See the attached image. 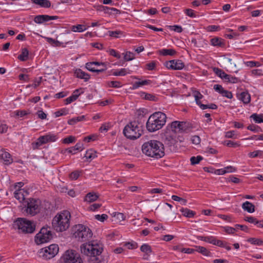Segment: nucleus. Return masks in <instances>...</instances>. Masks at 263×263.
Wrapping results in <instances>:
<instances>
[{
  "mask_svg": "<svg viewBox=\"0 0 263 263\" xmlns=\"http://www.w3.org/2000/svg\"><path fill=\"white\" fill-rule=\"evenodd\" d=\"M140 96L142 98L147 100L153 101H157L158 100V98L156 96L151 93H147L144 92H141L140 93Z\"/></svg>",
  "mask_w": 263,
  "mask_h": 263,
  "instance_id": "29",
  "label": "nucleus"
},
{
  "mask_svg": "<svg viewBox=\"0 0 263 263\" xmlns=\"http://www.w3.org/2000/svg\"><path fill=\"white\" fill-rule=\"evenodd\" d=\"M151 81L149 80H143L141 81L135 82L133 85V89H135L139 87L150 84Z\"/></svg>",
  "mask_w": 263,
  "mask_h": 263,
  "instance_id": "33",
  "label": "nucleus"
},
{
  "mask_svg": "<svg viewBox=\"0 0 263 263\" xmlns=\"http://www.w3.org/2000/svg\"><path fill=\"white\" fill-rule=\"evenodd\" d=\"M75 140H76V138L74 137H73L72 136H68V137L64 138L63 140V143H64L65 144H69V143L74 142Z\"/></svg>",
  "mask_w": 263,
  "mask_h": 263,
  "instance_id": "49",
  "label": "nucleus"
},
{
  "mask_svg": "<svg viewBox=\"0 0 263 263\" xmlns=\"http://www.w3.org/2000/svg\"><path fill=\"white\" fill-rule=\"evenodd\" d=\"M83 88H80L79 89H76L72 93V95L66 98L65 100L66 104H68L71 103V102L74 101L76 100L79 96L81 94L83 93Z\"/></svg>",
  "mask_w": 263,
  "mask_h": 263,
  "instance_id": "17",
  "label": "nucleus"
},
{
  "mask_svg": "<svg viewBox=\"0 0 263 263\" xmlns=\"http://www.w3.org/2000/svg\"><path fill=\"white\" fill-rule=\"evenodd\" d=\"M13 228L17 229L19 233H32L35 229V226L31 221L25 218H18L14 221Z\"/></svg>",
  "mask_w": 263,
  "mask_h": 263,
  "instance_id": "5",
  "label": "nucleus"
},
{
  "mask_svg": "<svg viewBox=\"0 0 263 263\" xmlns=\"http://www.w3.org/2000/svg\"><path fill=\"white\" fill-rule=\"evenodd\" d=\"M201 108L202 109H205L206 108H210L212 109H216L217 108V106L216 104H213V103H211V104H208V105L203 104V105H201Z\"/></svg>",
  "mask_w": 263,
  "mask_h": 263,
  "instance_id": "50",
  "label": "nucleus"
},
{
  "mask_svg": "<svg viewBox=\"0 0 263 263\" xmlns=\"http://www.w3.org/2000/svg\"><path fill=\"white\" fill-rule=\"evenodd\" d=\"M96 154V151L92 149H90L86 152L84 157L87 160L90 161L97 157Z\"/></svg>",
  "mask_w": 263,
  "mask_h": 263,
  "instance_id": "27",
  "label": "nucleus"
},
{
  "mask_svg": "<svg viewBox=\"0 0 263 263\" xmlns=\"http://www.w3.org/2000/svg\"><path fill=\"white\" fill-rule=\"evenodd\" d=\"M41 202L39 200L29 198L27 201L25 211L27 214L34 216L40 211Z\"/></svg>",
  "mask_w": 263,
  "mask_h": 263,
  "instance_id": "11",
  "label": "nucleus"
},
{
  "mask_svg": "<svg viewBox=\"0 0 263 263\" xmlns=\"http://www.w3.org/2000/svg\"><path fill=\"white\" fill-rule=\"evenodd\" d=\"M107 34L111 37L119 38L123 35V32L120 30L108 31Z\"/></svg>",
  "mask_w": 263,
  "mask_h": 263,
  "instance_id": "35",
  "label": "nucleus"
},
{
  "mask_svg": "<svg viewBox=\"0 0 263 263\" xmlns=\"http://www.w3.org/2000/svg\"><path fill=\"white\" fill-rule=\"evenodd\" d=\"M71 30L73 32H81L86 30V28L84 25H77L72 26Z\"/></svg>",
  "mask_w": 263,
  "mask_h": 263,
  "instance_id": "40",
  "label": "nucleus"
},
{
  "mask_svg": "<svg viewBox=\"0 0 263 263\" xmlns=\"http://www.w3.org/2000/svg\"><path fill=\"white\" fill-rule=\"evenodd\" d=\"M95 217L96 219L101 222H104V220L108 218V216L107 215L104 214L102 215L97 214L95 216Z\"/></svg>",
  "mask_w": 263,
  "mask_h": 263,
  "instance_id": "48",
  "label": "nucleus"
},
{
  "mask_svg": "<svg viewBox=\"0 0 263 263\" xmlns=\"http://www.w3.org/2000/svg\"><path fill=\"white\" fill-rule=\"evenodd\" d=\"M59 247L57 244H52L40 249L39 254L45 259H50L54 257L59 252Z\"/></svg>",
  "mask_w": 263,
  "mask_h": 263,
  "instance_id": "10",
  "label": "nucleus"
},
{
  "mask_svg": "<svg viewBox=\"0 0 263 263\" xmlns=\"http://www.w3.org/2000/svg\"><path fill=\"white\" fill-rule=\"evenodd\" d=\"M250 118H252L256 123H263L262 114L258 115L257 114H253L250 116Z\"/></svg>",
  "mask_w": 263,
  "mask_h": 263,
  "instance_id": "36",
  "label": "nucleus"
},
{
  "mask_svg": "<svg viewBox=\"0 0 263 263\" xmlns=\"http://www.w3.org/2000/svg\"><path fill=\"white\" fill-rule=\"evenodd\" d=\"M245 220L251 223H258V221L254 217L252 216H246L245 218Z\"/></svg>",
  "mask_w": 263,
  "mask_h": 263,
  "instance_id": "55",
  "label": "nucleus"
},
{
  "mask_svg": "<svg viewBox=\"0 0 263 263\" xmlns=\"http://www.w3.org/2000/svg\"><path fill=\"white\" fill-rule=\"evenodd\" d=\"M172 199L176 201H183V205H185L187 202V200L186 199L179 197L176 195H173L172 196Z\"/></svg>",
  "mask_w": 263,
  "mask_h": 263,
  "instance_id": "57",
  "label": "nucleus"
},
{
  "mask_svg": "<svg viewBox=\"0 0 263 263\" xmlns=\"http://www.w3.org/2000/svg\"><path fill=\"white\" fill-rule=\"evenodd\" d=\"M70 213L67 210L57 215L53 219L52 224L57 232L66 230L70 225Z\"/></svg>",
  "mask_w": 263,
  "mask_h": 263,
  "instance_id": "4",
  "label": "nucleus"
},
{
  "mask_svg": "<svg viewBox=\"0 0 263 263\" xmlns=\"http://www.w3.org/2000/svg\"><path fill=\"white\" fill-rule=\"evenodd\" d=\"M214 72L220 77L222 79H224V77H228V74L226 73L222 70L218 68H213Z\"/></svg>",
  "mask_w": 263,
  "mask_h": 263,
  "instance_id": "39",
  "label": "nucleus"
},
{
  "mask_svg": "<svg viewBox=\"0 0 263 263\" xmlns=\"http://www.w3.org/2000/svg\"><path fill=\"white\" fill-rule=\"evenodd\" d=\"M168 27L172 30L176 31L178 33H180L182 31V28L180 26L178 25H174V26H169Z\"/></svg>",
  "mask_w": 263,
  "mask_h": 263,
  "instance_id": "54",
  "label": "nucleus"
},
{
  "mask_svg": "<svg viewBox=\"0 0 263 263\" xmlns=\"http://www.w3.org/2000/svg\"><path fill=\"white\" fill-rule=\"evenodd\" d=\"M109 54L119 59L121 58V55L119 53H117L116 51L113 49H111L109 50Z\"/></svg>",
  "mask_w": 263,
  "mask_h": 263,
  "instance_id": "60",
  "label": "nucleus"
},
{
  "mask_svg": "<svg viewBox=\"0 0 263 263\" xmlns=\"http://www.w3.org/2000/svg\"><path fill=\"white\" fill-rule=\"evenodd\" d=\"M103 250V245L97 241L83 243L81 246V252L88 256V261L89 263L100 262L102 260L101 254Z\"/></svg>",
  "mask_w": 263,
  "mask_h": 263,
  "instance_id": "1",
  "label": "nucleus"
},
{
  "mask_svg": "<svg viewBox=\"0 0 263 263\" xmlns=\"http://www.w3.org/2000/svg\"><path fill=\"white\" fill-rule=\"evenodd\" d=\"M1 154V159L4 161V164L6 165H9L13 162V159L11 157V155L7 152L2 151Z\"/></svg>",
  "mask_w": 263,
  "mask_h": 263,
  "instance_id": "18",
  "label": "nucleus"
},
{
  "mask_svg": "<svg viewBox=\"0 0 263 263\" xmlns=\"http://www.w3.org/2000/svg\"><path fill=\"white\" fill-rule=\"evenodd\" d=\"M84 72L81 69H77L74 71L76 77L81 79H84Z\"/></svg>",
  "mask_w": 263,
  "mask_h": 263,
  "instance_id": "51",
  "label": "nucleus"
},
{
  "mask_svg": "<svg viewBox=\"0 0 263 263\" xmlns=\"http://www.w3.org/2000/svg\"><path fill=\"white\" fill-rule=\"evenodd\" d=\"M99 196L96 193H89L86 194L85 197V201L88 202H92L97 200Z\"/></svg>",
  "mask_w": 263,
  "mask_h": 263,
  "instance_id": "30",
  "label": "nucleus"
},
{
  "mask_svg": "<svg viewBox=\"0 0 263 263\" xmlns=\"http://www.w3.org/2000/svg\"><path fill=\"white\" fill-rule=\"evenodd\" d=\"M203 159L202 157L201 156H198L197 157H192L190 159L191 164L195 165L199 163V162Z\"/></svg>",
  "mask_w": 263,
  "mask_h": 263,
  "instance_id": "43",
  "label": "nucleus"
},
{
  "mask_svg": "<svg viewBox=\"0 0 263 263\" xmlns=\"http://www.w3.org/2000/svg\"><path fill=\"white\" fill-rule=\"evenodd\" d=\"M146 67L148 70H153L156 67V62L152 61L146 64Z\"/></svg>",
  "mask_w": 263,
  "mask_h": 263,
  "instance_id": "61",
  "label": "nucleus"
},
{
  "mask_svg": "<svg viewBox=\"0 0 263 263\" xmlns=\"http://www.w3.org/2000/svg\"><path fill=\"white\" fill-rule=\"evenodd\" d=\"M93 66L94 65L92 62H88L86 64L85 67L89 71L91 72H96L97 73L102 72L107 69V67L101 69H96Z\"/></svg>",
  "mask_w": 263,
  "mask_h": 263,
  "instance_id": "23",
  "label": "nucleus"
},
{
  "mask_svg": "<svg viewBox=\"0 0 263 263\" xmlns=\"http://www.w3.org/2000/svg\"><path fill=\"white\" fill-rule=\"evenodd\" d=\"M143 154L151 157L159 159L164 156L163 144L157 140H150L145 142L142 146Z\"/></svg>",
  "mask_w": 263,
  "mask_h": 263,
  "instance_id": "2",
  "label": "nucleus"
},
{
  "mask_svg": "<svg viewBox=\"0 0 263 263\" xmlns=\"http://www.w3.org/2000/svg\"><path fill=\"white\" fill-rule=\"evenodd\" d=\"M223 169H224V171L226 172V173L235 172L237 170L236 168H235V167H234L233 166H228L225 167Z\"/></svg>",
  "mask_w": 263,
  "mask_h": 263,
  "instance_id": "64",
  "label": "nucleus"
},
{
  "mask_svg": "<svg viewBox=\"0 0 263 263\" xmlns=\"http://www.w3.org/2000/svg\"><path fill=\"white\" fill-rule=\"evenodd\" d=\"M57 139V136L52 134L41 136L35 142L36 147H37L46 143L54 142Z\"/></svg>",
  "mask_w": 263,
  "mask_h": 263,
  "instance_id": "13",
  "label": "nucleus"
},
{
  "mask_svg": "<svg viewBox=\"0 0 263 263\" xmlns=\"http://www.w3.org/2000/svg\"><path fill=\"white\" fill-rule=\"evenodd\" d=\"M68 114V110L66 109H62L60 110H58L55 112L54 114L55 117H59L61 116L66 115Z\"/></svg>",
  "mask_w": 263,
  "mask_h": 263,
  "instance_id": "53",
  "label": "nucleus"
},
{
  "mask_svg": "<svg viewBox=\"0 0 263 263\" xmlns=\"http://www.w3.org/2000/svg\"><path fill=\"white\" fill-rule=\"evenodd\" d=\"M114 217H116L120 221H123L125 219V215L122 213H115Z\"/></svg>",
  "mask_w": 263,
  "mask_h": 263,
  "instance_id": "62",
  "label": "nucleus"
},
{
  "mask_svg": "<svg viewBox=\"0 0 263 263\" xmlns=\"http://www.w3.org/2000/svg\"><path fill=\"white\" fill-rule=\"evenodd\" d=\"M14 197L20 201V202H22L24 200L25 197L24 194L22 193L21 189L16 190L14 193Z\"/></svg>",
  "mask_w": 263,
  "mask_h": 263,
  "instance_id": "38",
  "label": "nucleus"
},
{
  "mask_svg": "<svg viewBox=\"0 0 263 263\" xmlns=\"http://www.w3.org/2000/svg\"><path fill=\"white\" fill-rule=\"evenodd\" d=\"M61 263H83L80 255L74 250H66L61 257Z\"/></svg>",
  "mask_w": 263,
  "mask_h": 263,
  "instance_id": "8",
  "label": "nucleus"
},
{
  "mask_svg": "<svg viewBox=\"0 0 263 263\" xmlns=\"http://www.w3.org/2000/svg\"><path fill=\"white\" fill-rule=\"evenodd\" d=\"M140 250L141 252L145 254V255L143 257V258L145 259H148V256L149 255V254L152 252L151 246L147 244L142 245L140 247Z\"/></svg>",
  "mask_w": 263,
  "mask_h": 263,
  "instance_id": "21",
  "label": "nucleus"
},
{
  "mask_svg": "<svg viewBox=\"0 0 263 263\" xmlns=\"http://www.w3.org/2000/svg\"><path fill=\"white\" fill-rule=\"evenodd\" d=\"M248 241L253 245L258 246H260L263 243V241L261 240L255 238H250L248 239Z\"/></svg>",
  "mask_w": 263,
  "mask_h": 263,
  "instance_id": "44",
  "label": "nucleus"
},
{
  "mask_svg": "<svg viewBox=\"0 0 263 263\" xmlns=\"http://www.w3.org/2000/svg\"><path fill=\"white\" fill-rule=\"evenodd\" d=\"M164 65L168 69L173 70H181L184 67V63L180 60H173L167 61Z\"/></svg>",
  "mask_w": 263,
  "mask_h": 263,
  "instance_id": "15",
  "label": "nucleus"
},
{
  "mask_svg": "<svg viewBox=\"0 0 263 263\" xmlns=\"http://www.w3.org/2000/svg\"><path fill=\"white\" fill-rule=\"evenodd\" d=\"M180 211L184 216L188 218L193 217L196 214L194 211L187 208H181Z\"/></svg>",
  "mask_w": 263,
  "mask_h": 263,
  "instance_id": "28",
  "label": "nucleus"
},
{
  "mask_svg": "<svg viewBox=\"0 0 263 263\" xmlns=\"http://www.w3.org/2000/svg\"><path fill=\"white\" fill-rule=\"evenodd\" d=\"M129 70L126 68H122L119 70L114 71L112 75L115 76H124L127 73H129Z\"/></svg>",
  "mask_w": 263,
  "mask_h": 263,
  "instance_id": "34",
  "label": "nucleus"
},
{
  "mask_svg": "<svg viewBox=\"0 0 263 263\" xmlns=\"http://www.w3.org/2000/svg\"><path fill=\"white\" fill-rule=\"evenodd\" d=\"M33 4H36L43 8H49L51 3L49 0H31Z\"/></svg>",
  "mask_w": 263,
  "mask_h": 263,
  "instance_id": "22",
  "label": "nucleus"
},
{
  "mask_svg": "<svg viewBox=\"0 0 263 263\" xmlns=\"http://www.w3.org/2000/svg\"><path fill=\"white\" fill-rule=\"evenodd\" d=\"M184 12L187 16L191 17L194 18L196 17V14L194 11L191 9H186Z\"/></svg>",
  "mask_w": 263,
  "mask_h": 263,
  "instance_id": "52",
  "label": "nucleus"
},
{
  "mask_svg": "<svg viewBox=\"0 0 263 263\" xmlns=\"http://www.w3.org/2000/svg\"><path fill=\"white\" fill-rule=\"evenodd\" d=\"M237 97L238 99L242 101L244 104H248L251 100L250 95L247 91H243L237 95Z\"/></svg>",
  "mask_w": 263,
  "mask_h": 263,
  "instance_id": "19",
  "label": "nucleus"
},
{
  "mask_svg": "<svg viewBox=\"0 0 263 263\" xmlns=\"http://www.w3.org/2000/svg\"><path fill=\"white\" fill-rule=\"evenodd\" d=\"M222 61L228 66H232L234 65V66H236V64L232 63V59L227 57L226 55H223L222 57Z\"/></svg>",
  "mask_w": 263,
  "mask_h": 263,
  "instance_id": "45",
  "label": "nucleus"
},
{
  "mask_svg": "<svg viewBox=\"0 0 263 263\" xmlns=\"http://www.w3.org/2000/svg\"><path fill=\"white\" fill-rule=\"evenodd\" d=\"M163 142L167 146L171 151H175L176 146L175 145L177 141L173 136L169 133H166L163 137Z\"/></svg>",
  "mask_w": 263,
  "mask_h": 263,
  "instance_id": "14",
  "label": "nucleus"
},
{
  "mask_svg": "<svg viewBox=\"0 0 263 263\" xmlns=\"http://www.w3.org/2000/svg\"><path fill=\"white\" fill-rule=\"evenodd\" d=\"M101 205L102 204L100 203H93L90 205V206L89 207V209L90 211H95L96 210L98 209L99 208H100Z\"/></svg>",
  "mask_w": 263,
  "mask_h": 263,
  "instance_id": "63",
  "label": "nucleus"
},
{
  "mask_svg": "<svg viewBox=\"0 0 263 263\" xmlns=\"http://www.w3.org/2000/svg\"><path fill=\"white\" fill-rule=\"evenodd\" d=\"M166 115L161 111H157L152 114L148 118L146 127L149 132H154L161 129L165 124Z\"/></svg>",
  "mask_w": 263,
  "mask_h": 263,
  "instance_id": "3",
  "label": "nucleus"
},
{
  "mask_svg": "<svg viewBox=\"0 0 263 263\" xmlns=\"http://www.w3.org/2000/svg\"><path fill=\"white\" fill-rule=\"evenodd\" d=\"M53 238L50 228H42L35 236V241L37 245L49 241Z\"/></svg>",
  "mask_w": 263,
  "mask_h": 263,
  "instance_id": "9",
  "label": "nucleus"
},
{
  "mask_svg": "<svg viewBox=\"0 0 263 263\" xmlns=\"http://www.w3.org/2000/svg\"><path fill=\"white\" fill-rule=\"evenodd\" d=\"M142 132L136 122L129 123L125 126L123 129L124 136L127 138L131 140H135L139 138L142 134Z\"/></svg>",
  "mask_w": 263,
  "mask_h": 263,
  "instance_id": "7",
  "label": "nucleus"
},
{
  "mask_svg": "<svg viewBox=\"0 0 263 263\" xmlns=\"http://www.w3.org/2000/svg\"><path fill=\"white\" fill-rule=\"evenodd\" d=\"M85 116L84 115L72 118L68 121V123L69 125H73L79 122L83 121L85 119Z\"/></svg>",
  "mask_w": 263,
  "mask_h": 263,
  "instance_id": "32",
  "label": "nucleus"
},
{
  "mask_svg": "<svg viewBox=\"0 0 263 263\" xmlns=\"http://www.w3.org/2000/svg\"><path fill=\"white\" fill-rule=\"evenodd\" d=\"M221 95L223 97H225L228 99H232L233 98L232 93L231 91H229L224 89L223 91H221Z\"/></svg>",
  "mask_w": 263,
  "mask_h": 263,
  "instance_id": "56",
  "label": "nucleus"
},
{
  "mask_svg": "<svg viewBox=\"0 0 263 263\" xmlns=\"http://www.w3.org/2000/svg\"><path fill=\"white\" fill-rule=\"evenodd\" d=\"M73 236L79 241H85L91 237L92 233L88 227L82 225L74 226L72 229Z\"/></svg>",
  "mask_w": 263,
  "mask_h": 263,
  "instance_id": "6",
  "label": "nucleus"
},
{
  "mask_svg": "<svg viewBox=\"0 0 263 263\" xmlns=\"http://www.w3.org/2000/svg\"><path fill=\"white\" fill-rule=\"evenodd\" d=\"M197 250H196L199 253H201L202 255L210 256L211 255V252L209 251L205 247L201 246L196 247Z\"/></svg>",
  "mask_w": 263,
  "mask_h": 263,
  "instance_id": "37",
  "label": "nucleus"
},
{
  "mask_svg": "<svg viewBox=\"0 0 263 263\" xmlns=\"http://www.w3.org/2000/svg\"><path fill=\"white\" fill-rule=\"evenodd\" d=\"M247 129L248 130H250L251 131L256 132V133L259 132L261 130V128L259 126H258L257 125H253V124L249 125L247 127Z\"/></svg>",
  "mask_w": 263,
  "mask_h": 263,
  "instance_id": "47",
  "label": "nucleus"
},
{
  "mask_svg": "<svg viewBox=\"0 0 263 263\" xmlns=\"http://www.w3.org/2000/svg\"><path fill=\"white\" fill-rule=\"evenodd\" d=\"M124 59L126 61H132L135 59V54L130 51H127L126 53H123Z\"/></svg>",
  "mask_w": 263,
  "mask_h": 263,
  "instance_id": "41",
  "label": "nucleus"
},
{
  "mask_svg": "<svg viewBox=\"0 0 263 263\" xmlns=\"http://www.w3.org/2000/svg\"><path fill=\"white\" fill-rule=\"evenodd\" d=\"M29 51L26 48H22L21 50V53L18 56L17 58L21 61H26L28 59Z\"/></svg>",
  "mask_w": 263,
  "mask_h": 263,
  "instance_id": "26",
  "label": "nucleus"
},
{
  "mask_svg": "<svg viewBox=\"0 0 263 263\" xmlns=\"http://www.w3.org/2000/svg\"><path fill=\"white\" fill-rule=\"evenodd\" d=\"M58 16H49L48 15H38L34 17V22L36 24H42L50 20H57Z\"/></svg>",
  "mask_w": 263,
  "mask_h": 263,
  "instance_id": "16",
  "label": "nucleus"
},
{
  "mask_svg": "<svg viewBox=\"0 0 263 263\" xmlns=\"http://www.w3.org/2000/svg\"><path fill=\"white\" fill-rule=\"evenodd\" d=\"M211 43L214 46L223 47L224 45V40L217 37L211 39Z\"/></svg>",
  "mask_w": 263,
  "mask_h": 263,
  "instance_id": "25",
  "label": "nucleus"
},
{
  "mask_svg": "<svg viewBox=\"0 0 263 263\" xmlns=\"http://www.w3.org/2000/svg\"><path fill=\"white\" fill-rule=\"evenodd\" d=\"M80 176V172L78 171L72 172L70 175V178L72 180H76Z\"/></svg>",
  "mask_w": 263,
  "mask_h": 263,
  "instance_id": "58",
  "label": "nucleus"
},
{
  "mask_svg": "<svg viewBox=\"0 0 263 263\" xmlns=\"http://www.w3.org/2000/svg\"><path fill=\"white\" fill-rule=\"evenodd\" d=\"M83 149V144L82 143H77L74 146L65 149V152L68 153L75 154L77 151H81Z\"/></svg>",
  "mask_w": 263,
  "mask_h": 263,
  "instance_id": "20",
  "label": "nucleus"
},
{
  "mask_svg": "<svg viewBox=\"0 0 263 263\" xmlns=\"http://www.w3.org/2000/svg\"><path fill=\"white\" fill-rule=\"evenodd\" d=\"M242 208L248 213H252L255 211V206L249 201H246L242 204Z\"/></svg>",
  "mask_w": 263,
  "mask_h": 263,
  "instance_id": "24",
  "label": "nucleus"
},
{
  "mask_svg": "<svg viewBox=\"0 0 263 263\" xmlns=\"http://www.w3.org/2000/svg\"><path fill=\"white\" fill-rule=\"evenodd\" d=\"M228 77H224V80L226 82H229V83H236L238 82V79L237 78L234 77L232 76L230 74H228Z\"/></svg>",
  "mask_w": 263,
  "mask_h": 263,
  "instance_id": "42",
  "label": "nucleus"
},
{
  "mask_svg": "<svg viewBox=\"0 0 263 263\" xmlns=\"http://www.w3.org/2000/svg\"><path fill=\"white\" fill-rule=\"evenodd\" d=\"M172 130L174 133L186 132L187 133L191 128L189 123L186 122L174 121L171 124Z\"/></svg>",
  "mask_w": 263,
  "mask_h": 263,
  "instance_id": "12",
  "label": "nucleus"
},
{
  "mask_svg": "<svg viewBox=\"0 0 263 263\" xmlns=\"http://www.w3.org/2000/svg\"><path fill=\"white\" fill-rule=\"evenodd\" d=\"M223 144L230 147H236L239 145L237 143L234 142L231 140L224 141Z\"/></svg>",
  "mask_w": 263,
  "mask_h": 263,
  "instance_id": "46",
  "label": "nucleus"
},
{
  "mask_svg": "<svg viewBox=\"0 0 263 263\" xmlns=\"http://www.w3.org/2000/svg\"><path fill=\"white\" fill-rule=\"evenodd\" d=\"M160 54L166 56V55H173L176 53V51L173 49H162L159 50Z\"/></svg>",
  "mask_w": 263,
  "mask_h": 263,
  "instance_id": "31",
  "label": "nucleus"
},
{
  "mask_svg": "<svg viewBox=\"0 0 263 263\" xmlns=\"http://www.w3.org/2000/svg\"><path fill=\"white\" fill-rule=\"evenodd\" d=\"M191 141L194 144H199L200 143L201 139L198 136H194L191 138Z\"/></svg>",
  "mask_w": 263,
  "mask_h": 263,
  "instance_id": "59",
  "label": "nucleus"
}]
</instances>
